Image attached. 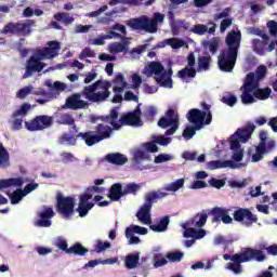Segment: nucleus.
<instances>
[{
    "label": "nucleus",
    "instance_id": "f257e3e1",
    "mask_svg": "<svg viewBox=\"0 0 277 277\" xmlns=\"http://www.w3.org/2000/svg\"><path fill=\"white\" fill-rule=\"evenodd\" d=\"M110 88L111 82L97 80L93 84L84 87L80 93H74L68 96L65 102V107L77 111L90 107V103L101 105V103H105L107 98L111 96V91H109ZM81 96H84L87 101L81 100Z\"/></svg>",
    "mask_w": 277,
    "mask_h": 277
},
{
    "label": "nucleus",
    "instance_id": "f03ea898",
    "mask_svg": "<svg viewBox=\"0 0 277 277\" xmlns=\"http://www.w3.org/2000/svg\"><path fill=\"white\" fill-rule=\"evenodd\" d=\"M142 104H138L133 111H130L120 117L118 113V107L110 109L109 114L106 116H92L91 122L94 124L97 120L110 124L115 131L121 129V127H142V109L140 108ZM119 118V119H118Z\"/></svg>",
    "mask_w": 277,
    "mask_h": 277
},
{
    "label": "nucleus",
    "instance_id": "7ed1b4c3",
    "mask_svg": "<svg viewBox=\"0 0 277 277\" xmlns=\"http://www.w3.org/2000/svg\"><path fill=\"white\" fill-rule=\"evenodd\" d=\"M62 45L60 41H49L48 47L43 49H37L34 55L26 62V71L23 75V79H29L34 72H42L47 64L42 60H53L60 55Z\"/></svg>",
    "mask_w": 277,
    "mask_h": 277
},
{
    "label": "nucleus",
    "instance_id": "20e7f679",
    "mask_svg": "<svg viewBox=\"0 0 277 277\" xmlns=\"http://www.w3.org/2000/svg\"><path fill=\"white\" fill-rule=\"evenodd\" d=\"M201 107L203 110L193 108L188 111L187 120L195 127H187L184 129L182 135L185 140H192V137L196 135V131H200L205 124H211L213 120L211 105L207 104V102H201Z\"/></svg>",
    "mask_w": 277,
    "mask_h": 277
},
{
    "label": "nucleus",
    "instance_id": "39448f33",
    "mask_svg": "<svg viewBox=\"0 0 277 277\" xmlns=\"http://www.w3.org/2000/svg\"><path fill=\"white\" fill-rule=\"evenodd\" d=\"M166 15L161 13H155L154 18H149L146 15L141 17L131 18L127 22L128 27H131L134 31H146V34H157L159 29V23H163Z\"/></svg>",
    "mask_w": 277,
    "mask_h": 277
},
{
    "label": "nucleus",
    "instance_id": "423d86ee",
    "mask_svg": "<svg viewBox=\"0 0 277 277\" xmlns=\"http://www.w3.org/2000/svg\"><path fill=\"white\" fill-rule=\"evenodd\" d=\"M111 133H114V128L105 123H98L93 131L79 132L76 137H80L88 146H94L103 140H109Z\"/></svg>",
    "mask_w": 277,
    "mask_h": 277
},
{
    "label": "nucleus",
    "instance_id": "0eeeda50",
    "mask_svg": "<svg viewBox=\"0 0 277 277\" xmlns=\"http://www.w3.org/2000/svg\"><path fill=\"white\" fill-rule=\"evenodd\" d=\"M223 259L224 261H233V263H248L252 261V259H254V261H258V263H261L266 259V256L262 250L246 248L245 251L240 253H236L233 255L224 254Z\"/></svg>",
    "mask_w": 277,
    "mask_h": 277
},
{
    "label": "nucleus",
    "instance_id": "6e6552de",
    "mask_svg": "<svg viewBox=\"0 0 277 277\" xmlns=\"http://www.w3.org/2000/svg\"><path fill=\"white\" fill-rule=\"evenodd\" d=\"M34 25H36L35 19H27L26 23H8L3 27L2 34H12L13 36H29Z\"/></svg>",
    "mask_w": 277,
    "mask_h": 277
},
{
    "label": "nucleus",
    "instance_id": "1a4fd4ad",
    "mask_svg": "<svg viewBox=\"0 0 277 277\" xmlns=\"http://www.w3.org/2000/svg\"><path fill=\"white\" fill-rule=\"evenodd\" d=\"M158 127L160 129H168L164 135H174L179 131V116H174V109L170 108L166 113V117H161L158 120Z\"/></svg>",
    "mask_w": 277,
    "mask_h": 277
},
{
    "label": "nucleus",
    "instance_id": "9d476101",
    "mask_svg": "<svg viewBox=\"0 0 277 277\" xmlns=\"http://www.w3.org/2000/svg\"><path fill=\"white\" fill-rule=\"evenodd\" d=\"M56 211L65 220H70L75 215V198L58 196L56 199Z\"/></svg>",
    "mask_w": 277,
    "mask_h": 277
},
{
    "label": "nucleus",
    "instance_id": "9b49d317",
    "mask_svg": "<svg viewBox=\"0 0 277 277\" xmlns=\"http://www.w3.org/2000/svg\"><path fill=\"white\" fill-rule=\"evenodd\" d=\"M237 55L235 52L223 50L217 57V66L222 72H233L235 64H237Z\"/></svg>",
    "mask_w": 277,
    "mask_h": 277
},
{
    "label": "nucleus",
    "instance_id": "f8f14e48",
    "mask_svg": "<svg viewBox=\"0 0 277 277\" xmlns=\"http://www.w3.org/2000/svg\"><path fill=\"white\" fill-rule=\"evenodd\" d=\"M54 246H56L58 250H63L66 254H75L76 256H85V254H88V249L80 242H76L68 248V242L63 237H58Z\"/></svg>",
    "mask_w": 277,
    "mask_h": 277
},
{
    "label": "nucleus",
    "instance_id": "ddd939ff",
    "mask_svg": "<svg viewBox=\"0 0 277 277\" xmlns=\"http://www.w3.org/2000/svg\"><path fill=\"white\" fill-rule=\"evenodd\" d=\"M53 124V117L47 115L36 116L29 121H25L27 131H44Z\"/></svg>",
    "mask_w": 277,
    "mask_h": 277
},
{
    "label": "nucleus",
    "instance_id": "4468645a",
    "mask_svg": "<svg viewBox=\"0 0 277 277\" xmlns=\"http://www.w3.org/2000/svg\"><path fill=\"white\" fill-rule=\"evenodd\" d=\"M234 220L235 222L242 223L247 228H250L252 224H256V222H259V216L252 213L248 208H238L234 211Z\"/></svg>",
    "mask_w": 277,
    "mask_h": 277
},
{
    "label": "nucleus",
    "instance_id": "2eb2a0df",
    "mask_svg": "<svg viewBox=\"0 0 277 277\" xmlns=\"http://www.w3.org/2000/svg\"><path fill=\"white\" fill-rule=\"evenodd\" d=\"M208 215H212V224H220V222H223V224H233V217L228 215V209L214 207L208 210Z\"/></svg>",
    "mask_w": 277,
    "mask_h": 277
},
{
    "label": "nucleus",
    "instance_id": "dca6fc26",
    "mask_svg": "<svg viewBox=\"0 0 277 277\" xmlns=\"http://www.w3.org/2000/svg\"><path fill=\"white\" fill-rule=\"evenodd\" d=\"M225 43L227 45V50L225 51L239 55V48L241 47V31H229L225 38Z\"/></svg>",
    "mask_w": 277,
    "mask_h": 277
},
{
    "label": "nucleus",
    "instance_id": "f3484780",
    "mask_svg": "<svg viewBox=\"0 0 277 277\" xmlns=\"http://www.w3.org/2000/svg\"><path fill=\"white\" fill-rule=\"evenodd\" d=\"M29 109H31V105L25 103L12 114L13 120L10 121L12 131H21L23 129V118L19 116H27Z\"/></svg>",
    "mask_w": 277,
    "mask_h": 277
},
{
    "label": "nucleus",
    "instance_id": "a211bd4d",
    "mask_svg": "<svg viewBox=\"0 0 277 277\" xmlns=\"http://www.w3.org/2000/svg\"><path fill=\"white\" fill-rule=\"evenodd\" d=\"M39 220L35 222V226L38 228H49L52 224V217H55V212L51 207L43 206V210L37 213Z\"/></svg>",
    "mask_w": 277,
    "mask_h": 277
},
{
    "label": "nucleus",
    "instance_id": "6ab92c4d",
    "mask_svg": "<svg viewBox=\"0 0 277 277\" xmlns=\"http://www.w3.org/2000/svg\"><path fill=\"white\" fill-rule=\"evenodd\" d=\"M153 209V203L145 197V202L136 213V217L143 224H153V219L150 217V211Z\"/></svg>",
    "mask_w": 277,
    "mask_h": 277
},
{
    "label": "nucleus",
    "instance_id": "aec40b11",
    "mask_svg": "<svg viewBox=\"0 0 277 277\" xmlns=\"http://www.w3.org/2000/svg\"><path fill=\"white\" fill-rule=\"evenodd\" d=\"M209 219V214L207 210H202L198 212L193 219L188 220L183 224V228H187V226H193L194 228H202L205 224H207V220Z\"/></svg>",
    "mask_w": 277,
    "mask_h": 277
},
{
    "label": "nucleus",
    "instance_id": "412c9836",
    "mask_svg": "<svg viewBox=\"0 0 277 277\" xmlns=\"http://www.w3.org/2000/svg\"><path fill=\"white\" fill-rule=\"evenodd\" d=\"M149 72L155 75L154 79L157 81V83H160L162 79H166V69L159 62H151L149 64Z\"/></svg>",
    "mask_w": 277,
    "mask_h": 277
},
{
    "label": "nucleus",
    "instance_id": "4be33fe9",
    "mask_svg": "<svg viewBox=\"0 0 277 277\" xmlns=\"http://www.w3.org/2000/svg\"><path fill=\"white\" fill-rule=\"evenodd\" d=\"M254 129H256V126L249 124L246 128H242V129L239 128L234 135L237 136L242 144H246V142H248V140L252 137V133H254Z\"/></svg>",
    "mask_w": 277,
    "mask_h": 277
},
{
    "label": "nucleus",
    "instance_id": "5701e85b",
    "mask_svg": "<svg viewBox=\"0 0 277 277\" xmlns=\"http://www.w3.org/2000/svg\"><path fill=\"white\" fill-rule=\"evenodd\" d=\"M124 196V189H122V184L115 183L110 186L108 198L111 200V202H118L120 198H123Z\"/></svg>",
    "mask_w": 277,
    "mask_h": 277
},
{
    "label": "nucleus",
    "instance_id": "b1692460",
    "mask_svg": "<svg viewBox=\"0 0 277 277\" xmlns=\"http://www.w3.org/2000/svg\"><path fill=\"white\" fill-rule=\"evenodd\" d=\"M222 168H230L232 170H235V168H237V163L233 160H212L208 162L209 170H220Z\"/></svg>",
    "mask_w": 277,
    "mask_h": 277
},
{
    "label": "nucleus",
    "instance_id": "393cba45",
    "mask_svg": "<svg viewBox=\"0 0 277 277\" xmlns=\"http://www.w3.org/2000/svg\"><path fill=\"white\" fill-rule=\"evenodd\" d=\"M106 161L108 163H111L113 166H124L127 161H129V158L120 153H113L106 155Z\"/></svg>",
    "mask_w": 277,
    "mask_h": 277
},
{
    "label": "nucleus",
    "instance_id": "a878e982",
    "mask_svg": "<svg viewBox=\"0 0 277 277\" xmlns=\"http://www.w3.org/2000/svg\"><path fill=\"white\" fill-rule=\"evenodd\" d=\"M169 225H170V216L164 215L160 219L158 224L149 225V228L150 230H154V233H166V230H168Z\"/></svg>",
    "mask_w": 277,
    "mask_h": 277
},
{
    "label": "nucleus",
    "instance_id": "bb28decb",
    "mask_svg": "<svg viewBox=\"0 0 277 277\" xmlns=\"http://www.w3.org/2000/svg\"><path fill=\"white\" fill-rule=\"evenodd\" d=\"M23 177H10L5 180H0V189H5L8 187H23Z\"/></svg>",
    "mask_w": 277,
    "mask_h": 277
},
{
    "label": "nucleus",
    "instance_id": "cd10ccee",
    "mask_svg": "<svg viewBox=\"0 0 277 277\" xmlns=\"http://www.w3.org/2000/svg\"><path fill=\"white\" fill-rule=\"evenodd\" d=\"M256 88H259V80H256L254 72L247 74L243 90H256Z\"/></svg>",
    "mask_w": 277,
    "mask_h": 277
},
{
    "label": "nucleus",
    "instance_id": "c85d7f7f",
    "mask_svg": "<svg viewBox=\"0 0 277 277\" xmlns=\"http://www.w3.org/2000/svg\"><path fill=\"white\" fill-rule=\"evenodd\" d=\"M202 47L203 49H208L211 55H215L220 50V38L214 37L210 41H203Z\"/></svg>",
    "mask_w": 277,
    "mask_h": 277
},
{
    "label": "nucleus",
    "instance_id": "c756f323",
    "mask_svg": "<svg viewBox=\"0 0 277 277\" xmlns=\"http://www.w3.org/2000/svg\"><path fill=\"white\" fill-rule=\"evenodd\" d=\"M115 83H116V87H114L113 90L116 94H122V92H124V88L129 85V83L124 81V76L122 74H118L115 77Z\"/></svg>",
    "mask_w": 277,
    "mask_h": 277
},
{
    "label": "nucleus",
    "instance_id": "7c9ffc66",
    "mask_svg": "<svg viewBox=\"0 0 277 277\" xmlns=\"http://www.w3.org/2000/svg\"><path fill=\"white\" fill-rule=\"evenodd\" d=\"M168 196L167 192H163V189H158L157 192H149L145 195V198L153 205L154 202H157V200H161Z\"/></svg>",
    "mask_w": 277,
    "mask_h": 277
},
{
    "label": "nucleus",
    "instance_id": "2f4dec72",
    "mask_svg": "<svg viewBox=\"0 0 277 277\" xmlns=\"http://www.w3.org/2000/svg\"><path fill=\"white\" fill-rule=\"evenodd\" d=\"M108 49L113 55H117V53H129V47H127V43L114 42L109 44Z\"/></svg>",
    "mask_w": 277,
    "mask_h": 277
},
{
    "label": "nucleus",
    "instance_id": "473e14b6",
    "mask_svg": "<svg viewBox=\"0 0 277 277\" xmlns=\"http://www.w3.org/2000/svg\"><path fill=\"white\" fill-rule=\"evenodd\" d=\"M197 75L196 68L186 66L177 71V77L180 79H194Z\"/></svg>",
    "mask_w": 277,
    "mask_h": 277
},
{
    "label": "nucleus",
    "instance_id": "72a5a7b5",
    "mask_svg": "<svg viewBox=\"0 0 277 277\" xmlns=\"http://www.w3.org/2000/svg\"><path fill=\"white\" fill-rule=\"evenodd\" d=\"M54 21L64 25H72V23H75V17H72L70 13H56L54 14Z\"/></svg>",
    "mask_w": 277,
    "mask_h": 277
},
{
    "label": "nucleus",
    "instance_id": "f704fd0d",
    "mask_svg": "<svg viewBox=\"0 0 277 277\" xmlns=\"http://www.w3.org/2000/svg\"><path fill=\"white\" fill-rule=\"evenodd\" d=\"M253 95L259 101H267V98H269V96H272V89H269V88H264V89L256 88V89L253 90Z\"/></svg>",
    "mask_w": 277,
    "mask_h": 277
},
{
    "label": "nucleus",
    "instance_id": "c9c22d12",
    "mask_svg": "<svg viewBox=\"0 0 277 277\" xmlns=\"http://www.w3.org/2000/svg\"><path fill=\"white\" fill-rule=\"evenodd\" d=\"M10 167V154L8 149L3 147V144L0 143V168H8Z\"/></svg>",
    "mask_w": 277,
    "mask_h": 277
},
{
    "label": "nucleus",
    "instance_id": "e433bc0d",
    "mask_svg": "<svg viewBox=\"0 0 277 277\" xmlns=\"http://www.w3.org/2000/svg\"><path fill=\"white\" fill-rule=\"evenodd\" d=\"M140 263V253L129 254L126 256V267L128 269H135Z\"/></svg>",
    "mask_w": 277,
    "mask_h": 277
},
{
    "label": "nucleus",
    "instance_id": "4c0bfd02",
    "mask_svg": "<svg viewBox=\"0 0 277 277\" xmlns=\"http://www.w3.org/2000/svg\"><path fill=\"white\" fill-rule=\"evenodd\" d=\"M211 55H206V56H199L198 57V70H209L211 68Z\"/></svg>",
    "mask_w": 277,
    "mask_h": 277
},
{
    "label": "nucleus",
    "instance_id": "58836bf2",
    "mask_svg": "<svg viewBox=\"0 0 277 277\" xmlns=\"http://www.w3.org/2000/svg\"><path fill=\"white\" fill-rule=\"evenodd\" d=\"M94 209V203H78V208L76 209L77 213H79V217H85L90 211Z\"/></svg>",
    "mask_w": 277,
    "mask_h": 277
},
{
    "label": "nucleus",
    "instance_id": "ea45409f",
    "mask_svg": "<svg viewBox=\"0 0 277 277\" xmlns=\"http://www.w3.org/2000/svg\"><path fill=\"white\" fill-rule=\"evenodd\" d=\"M109 248H111L110 241L97 239L94 245V252H96V254H101V252H105V250H109Z\"/></svg>",
    "mask_w": 277,
    "mask_h": 277
},
{
    "label": "nucleus",
    "instance_id": "a19ab883",
    "mask_svg": "<svg viewBox=\"0 0 277 277\" xmlns=\"http://www.w3.org/2000/svg\"><path fill=\"white\" fill-rule=\"evenodd\" d=\"M142 189V186L136 183H129L123 188V196H129V194H132V196H137V193Z\"/></svg>",
    "mask_w": 277,
    "mask_h": 277
},
{
    "label": "nucleus",
    "instance_id": "79ce46f5",
    "mask_svg": "<svg viewBox=\"0 0 277 277\" xmlns=\"http://www.w3.org/2000/svg\"><path fill=\"white\" fill-rule=\"evenodd\" d=\"M77 135H70L68 133H64L58 138V144H68V146H75L77 144Z\"/></svg>",
    "mask_w": 277,
    "mask_h": 277
},
{
    "label": "nucleus",
    "instance_id": "37998d69",
    "mask_svg": "<svg viewBox=\"0 0 277 277\" xmlns=\"http://www.w3.org/2000/svg\"><path fill=\"white\" fill-rule=\"evenodd\" d=\"M9 198L11 200V205H18V202L25 198V194L23 193V189L17 188L11 195H9Z\"/></svg>",
    "mask_w": 277,
    "mask_h": 277
},
{
    "label": "nucleus",
    "instance_id": "c03bdc74",
    "mask_svg": "<svg viewBox=\"0 0 277 277\" xmlns=\"http://www.w3.org/2000/svg\"><path fill=\"white\" fill-rule=\"evenodd\" d=\"M183 256H185V253H183L182 251L169 252L166 255L170 263H181V261H183Z\"/></svg>",
    "mask_w": 277,
    "mask_h": 277
},
{
    "label": "nucleus",
    "instance_id": "a18cd8bd",
    "mask_svg": "<svg viewBox=\"0 0 277 277\" xmlns=\"http://www.w3.org/2000/svg\"><path fill=\"white\" fill-rule=\"evenodd\" d=\"M185 185V180L184 179H179L175 182L169 184L167 187L163 188L164 192H179L181 187H184Z\"/></svg>",
    "mask_w": 277,
    "mask_h": 277
},
{
    "label": "nucleus",
    "instance_id": "49530a36",
    "mask_svg": "<svg viewBox=\"0 0 277 277\" xmlns=\"http://www.w3.org/2000/svg\"><path fill=\"white\" fill-rule=\"evenodd\" d=\"M221 101L224 103V105H228V107H235V105H237V96H235L233 93H226L223 95Z\"/></svg>",
    "mask_w": 277,
    "mask_h": 277
},
{
    "label": "nucleus",
    "instance_id": "de8ad7c7",
    "mask_svg": "<svg viewBox=\"0 0 277 277\" xmlns=\"http://www.w3.org/2000/svg\"><path fill=\"white\" fill-rule=\"evenodd\" d=\"M253 51L258 53V55H265V45L261 39L252 40Z\"/></svg>",
    "mask_w": 277,
    "mask_h": 277
},
{
    "label": "nucleus",
    "instance_id": "09e8293b",
    "mask_svg": "<svg viewBox=\"0 0 277 277\" xmlns=\"http://www.w3.org/2000/svg\"><path fill=\"white\" fill-rule=\"evenodd\" d=\"M254 92V90H247L245 89L242 94H241V102L243 105H250L254 103V96L250 93Z\"/></svg>",
    "mask_w": 277,
    "mask_h": 277
},
{
    "label": "nucleus",
    "instance_id": "8fccbe9b",
    "mask_svg": "<svg viewBox=\"0 0 277 277\" xmlns=\"http://www.w3.org/2000/svg\"><path fill=\"white\" fill-rule=\"evenodd\" d=\"M134 160L136 163H140L141 161H150V154L144 150H136L134 153Z\"/></svg>",
    "mask_w": 277,
    "mask_h": 277
},
{
    "label": "nucleus",
    "instance_id": "3c124183",
    "mask_svg": "<svg viewBox=\"0 0 277 277\" xmlns=\"http://www.w3.org/2000/svg\"><path fill=\"white\" fill-rule=\"evenodd\" d=\"M172 68H169L168 71H166V77L162 79L160 84L162 88H172V75H173Z\"/></svg>",
    "mask_w": 277,
    "mask_h": 277
},
{
    "label": "nucleus",
    "instance_id": "603ef678",
    "mask_svg": "<svg viewBox=\"0 0 277 277\" xmlns=\"http://www.w3.org/2000/svg\"><path fill=\"white\" fill-rule=\"evenodd\" d=\"M163 265H168V260L161 256V253H156L154 255V267L158 269V267H163Z\"/></svg>",
    "mask_w": 277,
    "mask_h": 277
},
{
    "label": "nucleus",
    "instance_id": "864d4df0",
    "mask_svg": "<svg viewBox=\"0 0 277 277\" xmlns=\"http://www.w3.org/2000/svg\"><path fill=\"white\" fill-rule=\"evenodd\" d=\"M60 124H67L68 127H72L75 124V118L70 114H63L58 119Z\"/></svg>",
    "mask_w": 277,
    "mask_h": 277
},
{
    "label": "nucleus",
    "instance_id": "5fc2aeb1",
    "mask_svg": "<svg viewBox=\"0 0 277 277\" xmlns=\"http://www.w3.org/2000/svg\"><path fill=\"white\" fill-rule=\"evenodd\" d=\"M255 79L256 81H263L264 77L267 75V66L260 65L255 70Z\"/></svg>",
    "mask_w": 277,
    "mask_h": 277
},
{
    "label": "nucleus",
    "instance_id": "6e6d98bb",
    "mask_svg": "<svg viewBox=\"0 0 277 277\" xmlns=\"http://www.w3.org/2000/svg\"><path fill=\"white\" fill-rule=\"evenodd\" d=\"M190 31H193V34H197V36H205V34L209 31V28L205 24H197L190 29Z\"/></svg>",
    "mask_w": 277,
    "mask_h": 277
},
{
    "label": "nucleus",
    "instance_id": "4d7b16f0",
    "mask_svg": "<svg viewBox=\"0 0 277 277\" xmlns=\"http://www.w3.org/2000/svg\"><path fill=\"white\" fill-rule=\"evenodd\" d=\"M87 57H96V52L90 48L83 49L79 54V60H85Z\"/></svg>",
    "mask_w": 277,
    "mask_h": 277
},
{
    "label": "nucleus",
    "instance_id": "13d9d810",
    "mask_svg": "<svg viewBox=\"0 0 277 277\" xmlns=\"http://www.w3.org/2000/svg\"><path fill=\"white\" fill-rule=\"evenodd\" d=\"M209 185L211 187H215V189H222V187L226 185V182H224V180H217L215 177H212L209 180Z\"/></svg>",
    "mask_w": 277,
    "mask_h": 277
},
{
    "label": "nucleus",
    "instance_id": "bf43d9fd",
    "mask_svg": "<svg viewBox=\"0 0 277 277\" xmlns=\"http://www.w3.org/2000/svg\"><path fill=\"white\" fill-rule=\"evenodd\" d=\"M240 140L239 137H237L235 134L230 136V149L232 150H239V148H241V144L239 143Z\"/></svg>",
    "mask_w": 277,
    "mask_h": 277
},
{
    "label": "nucleus",
    "instance_id": "052dcab7",
    "mask_svg": "<svg viewBox=\"0 0 277 277\" xmlns=\"http://www.w3.org/2000/svg\"><path fill=\"white\" fill-rule=\"evenodd\" d=\"M143 146H144L146 153H159V147H157V144H155V141L144 143Z\"/></svg>",
    "mask_w": 277,
    "mask_h": 277
},
{
    "label": "nucleus",
    "instance_id": "680f3d73",
    "mask_svg": "<svg viewBox=\"0 0 277 277\" xmlns=\"http://www.w3.org/2000/svg\"><path fill=\"white\" fill-rule=\"evenodd\" d=\"M172 156L168 154H159L158 156L155 157L154 162L155 163H166V161H171Z\"/></svg>",
    "mask_w": 277,
    "mask_h": 277
},
{
    "label": "nucleus",
    "instance_id": "e2e57ef3",
    "mask_svg": "<svg viewBox=\"0 0 277 277\" xmlns=\"http://www.w3.org/2000/svg\"><path fill=\"white\" fill-rule=\"evenodd\" d=\"M38 187H40L38 183H29L22 189V192L24 193V196H27L28 194H31V192H35V189H38Z\"/></svg>",
    "mask_w": 277,
    "mask_h": 277
},
{
    "label": "nucleus",
    "instance_id": "0e129e2a",
    "mask_svg": "<svg viewBox=\"0 0 277 277\" xmlns=\"http://www.w3.org/2000/svg\"><path fill=\"white\" fill-rule=\"evenodd\" d=\"M241 263L243 262L229 263L227 269H230V272H234V274H241Z\"/></svg>",
    "mask_w": 277,
    "mask_h": 277
},
{
    "label": "nucleus",
    "instance_id": "69168bd1",
    "mask_svg": "<svg viewBox=\"0 0 277 277\" xmlns=\"http://www.w3.org/2000/svg\"><path fill=\"white\" fill-rule=\"evenodd\" d=\"M31 87H25L17 92V98H26L28 94H31Z\"/></svg>",
    "mask_w": 277,
    "mask_h": 277
},
{
    "label": "nucleus",
    "instance_id": "338daca9",
    "mask_svg": "<svg viewBox=\"0 0 277 277\" xmlns=\"http://www.w3.org/2000/svg\"><path fill=\"white\" fill-rule=\"evenodd\" d=\"M230 25H233V19L230 18H225L221 22V25H220V31L221 34H224V31H226V29L228 27H230Z\"/></svg>",
    "mask_w": 277,
    "mask_h": 277
},
{
    "label": "nucleus",
    "instance_id": "774afa93",
    "mask_svg": "<svg viewBox=\"0 0 277 277\" xmlns=\"http://www.w3.org/2000/svg\"><path fill=\"white\" fill-rule=\"evenodd\" d=\"M267 27H268L271 36H277V22L276 21H269L267 23Z\"/></svg>",
    "mask_w": 277,
    "mask_h": 277
}]
</instances>
